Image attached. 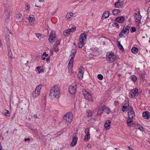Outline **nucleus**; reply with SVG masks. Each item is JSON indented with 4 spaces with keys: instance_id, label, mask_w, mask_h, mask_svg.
I'll return each mask as SVG.
<instances>
[{
    "instance_id": "nucleus-1",
    "label": "nucleus",
    "mask_w": 150,
    "mask_h": 150,
    "mask_svg": "<svg viewBox=\"0 0 150 150\" xmlns=\"http://www.w3.org/2000/svg\"><path fill=\"white\" fill-rule=\"evenodd\" d=\"M60 91V89L58 86L55 85L50 90V96L52 98H58L59 96Z\"/></svg>"
},
{
    "instance_id": "nucleus-2",
    "label": "nucleus",
    "mask_w": 150,
    "mask_h": 150,
    "mask_svg": "<svg viewBox=\"0 0 150 150\" xmlns=\"http://www.w3.org/2000/svg\"><path fill=\"white\" fill-rule=\"evenodd\" d=\"M76 50L75 49H72L71 51V54L69 56L70 59L68 64V66L70 68H69V72L71 74L72 72L71 67H73V62H74V58L76 54Z\"/></svg>"
},
{
    "instance_id": "nucleus-3",
    "label": "nucleus",
    "mask_w": 150,
    "mask_h": 150,
    "mask_svg": "<svg viewBox=\"0 0 150 150\" xmlns=\"http://www.w3.org/2000/svg\"><path fill=\"white\" fill-rule=\"evenodd\" d=\"M86 35L83 33L81 34L79 38V43L78 47L79 48H81L84 44V42L86 39Z\"/></svg>"
},
{
    "instance_id": "nucleus-4",
    "label": "nucleus",
    "mask_w": 150,
    "mask_h": 150,
    "mask_svg": "<svg viewBox=\"0 0 150 150\" xmlns=\"http://www.w3.org/2000/svg\"><path fill=\"white\" fill-rule=\"evenodd\" d=\"M106 59L110 63H112L116 59V56L113 53L108 52L106 54Z\"/></svg>"
},
{
    "instance_id": "nucleus-5",
    "label": "nucleus",
    "mask_w": 150,
    "mask_h": 150,
    "mask_svg": "<svg viewBox=\"0 0 150 150\" xmlns=\"http://www.w3.org/2000/svg\"><path fill=\"white\" fill-rule=\"evenodd\" d=\"M64 119L67 122L70 123L73 119L72 114L71 112H68L66 114L64 117Z\"/></svg>"
},
{
    "instance_id": "nucleus-6",
    "label": "nucleus",
    "mask_w": 150,
    "mask_h": 150,
    "mask_svg": "<svg viewBox=\"0 0 150 150\" xmlns=\"http://www.w3.org/2000/svg\"><path fill=\"white\" fill-rule=\"evenodd\" d=\"M130 28V26L129 25H127L125 28L124 27L122 29V30L120 33L119 34V35L120 37H122L123 35L125 34L126 33L128 34L129 31V29Z\"/></svg>"
},
{
    "instance_id": "nucleus-7",
    "label": "nucleus",
    "mask_w": 150,
    "mask_h": 150,
    "mask_svg": "<svg viewBox=\"0 0 150 150\" xmlns=\"http://www.w3.org/2000/svg\"><path fill=\"white\" fill-rule=\"evenodd\" d=\"M77 88L76 84H72L69 87V92L71 94H74L76 92Z\"/></svg>"
},
{
    "instance_id": "nucleus-8",
    "label": "nucleus",
    "mask_w": 150,
    "mask_h": 150,
    "mask_svg": "<svg viewBox=\"0 0 150 150\" xmlns=\"http://www.w3.org/2000/svg\"><path fill=\"white\" fill-rule=\"evenodd\" d=\"M83 95L86 99L88 100H91L92 97L91 95L86 91L83 92Z\"/></svg>"
},
{
    "instance_id": "nucleus-9",
    "label": "nucleus",
    "mask_w": 150,
    "mask_h": 150,
    "mask_svg": "<svg viewBox=\"0 0 150 150\" xmlns=\"http://www.w3.org/2000/svg\"><path fill=\"white\" fill-rule=\"evenodd\" d=\"M134 17L136 22L138 23H139L141 21L142 16L139 13H135Z\"/></svg>"
},
{
    "instance_id": "nucleus-10",
    "label": "nucleus",
    "mask_w": 150,
    "mask_h": 150,
    "mask_svg": "<svg viewBox=\"0 0 150 150\" xmlns=\"http://www.w3.org/2000/svg\"><path fill=\"white\" fill-rule=\"evenodd\" d=\"M55 35L54 33L52 31L50 33L49 38V40L51 42H54L55 40Z\"/></svg>"
},
{
    "instance_id": "nucleus-11",
    "label": "nucleus",
    "mask_w": 150,
    "mask_h": 150,
    "mask_svg": "<svg viewBox=\"0 0 150 150\" xmlns=\"http://www.w3.org/2000/svg\"><path fill=\"white\" fill-rule=\"evenodd\" d=\"M130 110V112H128V116L129 117L133 118L135 117L134 112L132 108L131 107L129 108Z\"/></svg>"
},
{
    "instance_id": "nucleus-12",
    "label": "nucleus",
    "mask_w": 150,
    "mask_h": 150,
    "mask_svg": "<svg viewBox=\"0 0 150 150\" xmlns=\"http://www.w3.org/2000/svg\"><path fill=\"white\" fill-rule=\"evenodd\" d=\"M138 92V89L135 88L130 91L129 95H130L131 98H133L135 96L136 94Z\"/></svg>"
},
{
    "instance_id": "nucleus-13",
    "label": "nucleus",
    "mask_w": 150,
    "mask_h": 150,
    "mask_svg": "<svg viewBox=\"0 0 150 150\" xmlns=\"http://www.w3.org/2000/svg\"><path fill=\"white\" fill-rule=\"evenodd\" d=\"M28 19L29 21V23L31 25H32L33 24V23L35 20V18L34 16L31 15V16H29V18H28Z\"/></svg>"
},
{
    "instance_id": "nucleus-14",
    "label": "nucleus",
    "mask_w": 150,
    "mask_h": 150,
    "mask_svg": "<svg viewBox=\"0 0 150 150\" xmlns=\"http://www.w3.org/2000/svg\"><path fill=\"white\" fill-rule=\"evenodd\" d=\"M111 122L110 120H107L104 124V126L106 130L109 129L110 128Z\"/></svg>"
},
{
    "instance_id": "nucleus-15",
    "label": "nucleus",
    "mask_w": 150,
    "mask_h": 150,
    "mask_svg": "<svg viewBox=\"0 0 150 150\" xmlns=\"http://www.w3.org/2000/svg\"><path fill=\"white\" fill-rule=\"evenodd\" d=\"M125 17L123 16H121L117 18L115 21L117 22H119L120 23H122L125 20Z\"/></svg>"
},
{
    "instance_id": "nucleus-16",
    "label": "nucleus",
    "mask_w": 150,
    "mask_h": 150,
    "mask_svg": "<svg viewBox=\"0 0 150 150\" xmlns=\"http://www.w3.org/2000/svg\"><path fill=\"white\" fill-rule=\"evenodd\" d=\"M120 0H118L117 1L115 4V6L118 8L121 7L123 5V3L122 2H120Z\"/></svg>"
},
{
    "instance_id": "nucleus-17",
    "label": "nucleus",
    "mask_w": 150,
    "mask_h": 150,
    "mask_svg": "<svg viewBox=\"0 0 150 150\" xmlns=\"http://www.w3.org/2000/svg\"><path fill=\"white\" fill-rule=\"evenodd\" d=\"M77 137H73L72 141L71 143V146H75L77 141Z\"/></svg>"
},
{
    "instance_id": "nucleus-18",
    "label": "nucleus",
    "mask_w": 150,
    "mask_h": 150,
    "mask_svg": "<svg viewBox=\"0 0 150 150\" xmlns=\"http://www.w3.org/2000/svg\"><path fill=\"white\" fill-rule=\"evenodd\" d=\"M143 116L146 119H149L150 117V115L149 112H145L142 114Z\"/></svg>"
},
{
    "instance_id": "nucleus-19",
    "label": "nucleus",
    "mask_w": 150,
    "mask_h": 150,
    "mask_svg": "<svg viewBox=\"0 0 150 150\" xmlns=\"http://www.w3.org/2000/svg\"><path fill=\"white\" fill-rule=\"evenodd\" d=\"M109 11H106L103 14L101 19L103 20L104 19L108 17L109 15Z\"/></svg>"
},
{
    "instance_id": "nucleus-20",
    "label": "nucleus",
    "mask_w": 150,
    "mask_h": 150,
    "mask_svg": "<svg viewBox=\"0 0 150 150\" xmlns=\"http://www.w3.org/2000/svg\"><path fill=\"white\" fill-rule=\"evenodd\" d=\"M73 13L71 12H69L65 16V18L68 20L70 18L73 16Z\"/></svg>"
},
{
    "instance_id": "nucleus-21",
    "label": "nucleus",
    "mask_w": 150,
    "mask_h": 150,
    "mask_svg": "<svg viewBox=\"0 0 150 150\" xmlns=\"http://www.w3.org/2000/svg\"><path fill=\"white\" fill-rule=\"evenodd\" d=\"M42 86V85L41 84L37 86H36L35 91L40 93V91Z\"/></svg>"
},
{
    "instance_id": "nucleus-22",
    "label": "nucleus",
    "mask_w": 150,
    "mask_h": 150,
    "mask_svg": "<svg viewBox=\"0 0 150 150\" xmlns=\"http://www.w3.org/2000/svg\"><path fill=\"white\" fill-rule=\"evenodd\" d=\"M132 119V118L129 117V118L127 120V124L130 127L132 126V122H133V120Z\"/></svg>"
},
{
    "instance_id": "nucleus-23",
    "label": "nucleus",
    "mask_w": 150,
    "mask_h": 150,
    "mask_svg": "<svg viewBox=\"0 0 150 150\" xmlns=\"http://www.w3.org/2000/svg\"><path fill=\"white\" fill-rule=\"evenodd\" d=\"M40 93L34 91L33 93V97L34 98H35L38 96Z\"/></svg>"
},
{
    "instance_id": "nucleus-24",
    "label": "nucleus",
    "mask_w": 150,
    "mask_h": 150,
    "mask_svg": "<svg viewBox=\"0 0 150 150\" xmlns=\"http://www.w3.org/2000/svg\"><path fill=\"white\" fill-rule=\"evenodd\" d=\"M138 49L136 47H133L131 49V51L134 53L136 54L138 52Z\"/></svg>"
},
{
    "instance_id": "nucleus-25",
    "label": "nucleus",
    "mask_w": 150,
    "mask_h": 150,
    "mask_svg": "<svg viewBox=\"0 0 150 150\" xmlns=\"http://www.w3.org/2000/svg\"><path fill=\"white\" fill-rule=\"evenodd\" d=\"M120 11V10L119 9H115L112 11V13L113 15H115L116 14L117 15Z\"/></svg>"
},
{
    "instance_id": "nucleus-26",
    "label": "nucleus",
    "mask_w": 150,
    "mask_h": 150,
    "mask_svg": "<svg viewBox=\"0 0 150 150\" xmlns=\"http://www.w3.org/2000/svg\"><path fill=\"white\" fill-rule=\"evenodd\" d=\"M79 72L80 74H83L84 72V68L82 67H80L79 69Z\"/></svg>"
},
{
    "instance_id": "nucleus-27",
    "label": "nucleus",
    "mask_w": 150,
    "mask_h": 150,
    "mask_svg": "<svg viewBox=\"0 0 150 150\" xmlns=\"http://www.w3.org/2000/svg\"><path fill=\"white\" fill-rule=\"evenodd\" d=\"M70 33L68 30H67L63 32V34L65 36H67L69 35Z\"/></svg>"
},
{
    "instance_id": "nucleus-28",
    "label": "nucleus",
    "mask_w": 150,
    "mask_h": 150,
    "mask_svg": "<svg viewBox=\"0 0 150 150\" xmlns=\"http://www.w3.org/2000/svg\"><path fill=\"white\" fill-rule=\"evenodd\" d=\"M41 67L38 66L36 67V69H38V73H40L41 72H43L44 71V70L43 69H41L40 70H39V69L40 68H41Z\"/></svg>"
},
{
    "instance_id": "nucleus-29",
    "label": "nucleus",
    "mask_w": 150,
    "mask_h": 150,
    "mask_svg": "<svg viewBox=\"0 0 150 150\" xmlns=\"http://www.w3.org/2000/svg\"><path fill=\"white\" fill-rule=\"evenodd\" d=\"M105 112L107 114H109L110 112V108L108 107H105Z\"/></svg>"
},
{
    "instance_id": "nucleus-30",
    "label": "nucleus",
    "mask_w": 150,
    "mask_h": 150,
    "mask_svg": "<svg viewBox=\"0 0 150 150\" xmlns=\"http://www.w3.org/2000/svg\"><path fill=\"white\" fill-rule=\"evenodd\" d=\"M117 44L118 46L120 49L121 50H122V49H123V47L122 46L120 42H118Z\"/></svg>"
},
{
    "instance_id": "nucleus-31",
    "label": "nucleus",
    "mask_w": 150,
    "mask_h": 150,
    "mask_svg": "<svg viewBox=\"0 0 150 150\" xmlns=\"http://www.w3.org/2000/svg\"><path fill=\"white\" fill-rule=\"evenodd\" d=\"M131 79L134 82L136 81L137 79V77L136 76H131Z\"/></svg>"
},
{
    "instance_id": "nucleus-32",
    "label": "nucleus",
    "mask_w": 150,
    "mask_h": 150,
    "mask_svg": "<svg viewBox=\"0 0 150 150\" xmlns=\"http://www.w3.org/2000/svg\"><path fill=\"white\" fill-rule=\"evenodd\" d=\"M90 137H88V136L86 135L85 136V138L84 139V140L85 141H87L89 139H90Z\"/></svg>"
},
{
    "instance_id": "nucleus-33",
    "label": "nucleus",
    "mask_w": 150,
    "mask_h": 150,
    "mask_svg": "<svg viewBox=\"0 0 150 150\" xmlns=\"http://www.w3.org/2000/svg\"><path fill=\"white\" fill-rule=\"evenodd\" d=\"M76 29V28L75 27H73L72 28L68 29V30L69 31V32H72L74 31Z\"/></svg>"
},
{
    "instance_id": "nucleus-34",
    "label": "nucleus",
    "mask_w": 150,
    "mask_h": 150,
    "mask_svg": "<svg viewBox=\"0 0 150 150\" xmlns=\"http://www.w3.org/2000/svg\"><path fill=\"white\" fill-rule=\"evenodd\" d=\"M85 133L86 134H90L89 129L88 128H86Z\"/></svg>"
},
{
    "instance_id": "nucleus-35",
    "label": "nucleus",
    "mask_w": 150,
    "mask_h": 150,
    "mask_svg": "<svg viewBox=\"0 0 150 150\" xmlns=\"http://www.w3.org/2000/svg\"><path fill=\"white\" fill-rule=\"evenodd\" d=\"M97 78L99 80H101L103 79V76L102 75L99 74L97 75Z\"/></svg>"
},
{
    "instance_id": "nucleus-36",
    "label": "nucleus",
    "mask_w": 150,
    "mask_h": 150,
    "mask_svg": "<svg viewBox=\"0 0 150 150\" xmlns=\"http://www.w3.org/2000/svg\"><path fill=\"white\" fill-rule=\"evenodd\" d=\"M83 74H81V73L80 74L79 73H78V76L79 79H82V78L83 77Z\"/></svg>"
},
{
    "instance_id": "nucleus-37",
    "label": "nucleus",
    "mask_w": 150,
    "mask_h": 150,
    "mask_svg": "<svg viewBox=\"0 0 150 150\" xmlns=\"http://www.w3.org/2000/svg\"><path fill=\"white\" fill-rule=\"evenodd\" d=\"M37 37L39 39H40L41 37V35L40 33H37L36 34Z\"/></svg>"
},
{
    "instance_id": "nucleus-38",
    "label": "nucleus",
    "mask_w": 150,
    "mask_h": 150,
    "mask_svg": "<svg viewBox=\"0 0 150 150\" xmlns=\"http://www.w3.org/2000/svg\"><path fill=\"white\" fill-rule=\"evenodd\" d=\"M4 7H5V9H4V12L6 13H8V8L6 7V5H4Z\"/></svg>"
},
{
    "instance_id": "nucleus-39",
    "label": "nucleus",
    "mask_w": 150,
    "mask_h": 150,
    "mask_svg": "<svg viewBox=\"0 0 150 150\" xmlns=\"http://www.w3.org/2000/svg\"><path fill=\"white\" fill-rule=\"evenodd\" d=\"M103 111L102 109H99L98 110L97 112V114L98 115H100L103 112Z\"/></svg>"
},
{
    "instance_id": "nucleus-40",
    "label": "nucleus",
    "mask_w": 150,
    "mask_h": 150,
    "mask_svg": "<svg viewBox=\"0 0 150 150\" xmlns=\"http://www.w3.org/2000/svg\"><path fill=\"white\" fill-rule=\"evenodd\" d=\"M136 30V28L134 27H132L131 28V32L133 33L135 32Z\"/></svg>"
},
{
    "instance_id": "nucleus-41",
    "label": "nucleus",
    "mask_w": 150,
    "mask_h": 150,
    "mask_svg": "<svg viewBox=\"0 0 150 150\" xmlns=\"http://www.w3.org/2000/svg\"><path fill=\"white\" fill-rule=\"evenodd\" d=\"M21 14H18L16 15V17L18 19H19L21 18Z\"/></svg>"
},
{
    "instance_id": "nucleus-42",
    "label": "nucleus",
    "mask_w": 150,
    "mask_h": 150,
    "mask_svg": "<svg viewBox=\"0 0 150 150\" xmlns=\"http://www.w3.org/2000/svg\"><path fill=\"white\" fill-rule=\"evenodd\" d=\"M8 54L9 55V57L12 58V52L11 51H9L8 52Z\"/></svg>"
},
{
    "instance_id": "nucleus-43",
    "label": "nucleus",
    "mask_w": 150,
    "mask_h": 150,
    "mask_svg": "<svg viewBox=\"0 0 150 150\" xmlns=\"http://www.w3.org/2000/svg\"><path fill=\"white\" fill-rule=\"evenodd\" d=\"M4 111L5 112H4V115L5 116H7V115L9 113L8 111L6 110H5Z\"/></svg>"
},
{
    "instance_id": "nucleus-44",
    "label": "nucleus",
    "mask_w": 150,
    "mask_h": 150,
    "mask_svg": "<svg viewBox=\"0 0 150 150\" xmlns=\"http://www.w3.org/2000/svg\"><path fill=\"white\" fill-rule=\"evenodd\" d=\"M127 108V106L125 105V106H123L122 108V111L124 112L125 111V109H126Z\"/></svg>"
},
{
    "instance_id": "nucleus-45",
    "label": "nucleus",
    "mask_w": 150,
    "mask_h": 150,
    "mask_svg": "<svg viewBox=\"0 0 150 150\" xmlns=\"http://www.w3.org/2000/svg\"><path fill=\"white\" fill-rule=\"evenodd\" d=\"M59 50V49L58 47H56L54 48V51L55 52H57Z\"/></svg>"
},
{
    "instance_id": "nucleus-46",
    "label": "nucleus",
    "mask_w": 150,
    "mask_h": 150,
    "mask_svg": "<svg viewBox=\"0 0 150 150\" xmlns=\"http://www.w3.org/2000/svg\"><path fill=\"white\" fill-rule=\"evenodd\" d=\"M89 112H88V116H90V117H91L92 115V112H91L90 111H89Z\"/></svg>"
},
{
    "instance_id": "nucleus-47",
    "label": "nucleus",
    "mask_w": 150,
    "mask_h": 150,
    "mask_svg": "<svg viewBox=\"0 0 150 150\" xmlns=\"http://www.w3.org/2000/svg\"><path fill=\"white\" fill-rule=\"evenodd\" d=\"M119 104V103L118 101H115L114 102V105L115 106H117Z\"/></svg>"
},
{
    "instance_id": "nucleus-48",
    "label": "nucleus",
    "mask_w": 150,
    "mask_h": 150,
    "mask_svg": "<svg viewBox=\"0 0 150 150\" xmlns=\"http://www.w3.org/2000/svg\"><path fill=\"white\" fill-rule=\"evenodd\" d=\"M139 129L140 130H141V131H143L144 130V128L141 126H140L139 127Z\"/></svg>"
},
{
    "instance_id": "nucleus-49",
    "label": "nucleus",
    "mask_w": 150,
    "mask_h": 150,
    "mask_svg": "<svg viewBox=\"0 0 150 150\" xmlns=\"http://www.w3.org/2000/svg\"><path fill=\"white\" fill-rule=\"evenodd\" d=\"M114 25L117 28H119V26L118 24L117 23H115L114 24Z\"/></svg>"
},
{
    "instance_id": "nucleus-50",
    "label": "nucleus",
    "mask_w": 150,
    "mask_h": 150,
    "mask_svg": "<svg viewBox=\"0 0 150 150\" xmlns=\"http://www.w3.org/2000/svg\"><path fill=\"white\" fill-rule=\"evenodd\" d=\"M55 44L56 46H58L60 44V41H59L58 40V42H55Z\"/></svg>"
},
{
    "instance_id": "nucleus-51",
    "label": "nucleus",
    "mask_w": 150,
    "mask_h": 150,
    "mask_svg": "<svg viewBox=\"0 0 150 150\" xmlns=\"http://www.w3.org/2000/svg\"><path fill=\"white\" fill-rule=\"evenodd\" d=\"M42 55L43 56L45 55V57H47L48 56V54H46V52H45L43 53Z\"/></svg>"
},
{
    "instance_id": "nucleus-52",
    "label": "nucleus",
    "mask_w": 150,
    "mask_h": 150,
    "mask_svg": "<svg viewBox=\"0 0 150 150\" xmlns=\"http://www.w3.org/2000/svg\"><path fill=\"white\" fill-rule=\"evenodd\" d=\"M143 83H144V85L146 84V80H145L144 79H143Z\"/></svg>"
},
{
    "instance_id": "nucleus-53",
    "label": "nucleus",
    "mask_w": 150,
    "mask_h": 150,
    "mask_svg": "<svg viewBox=\"0 0 150 150\" xmlns=\"http://www.w3.org/2000/svg\"><path fill=\"white\" fill-rule=\"evenodd\" d=\"M27 140H28V141H30V139L29 138H28L27 139L25 138L24 139V141L25 142H26Z\"/></svg>"
},
{
    "instance_id": "nucleus-54",
    "label": "nucleus",
    "mask_w": 150,
    "mask_h": 150,
    "mask_svg": "<svg viewBox=\"0 0 150 150\" xmlns=\"http://www.w3.org/2000/svg\"><path fill=\"white\" fill-rule=\"evenodd\" d=\"M26 6L28 7V10H29L30 8V5L29 4H27V5H26Z\"/></svg>"
},
{
    "instance_id": "nucleus-55",
    "label": "nucleus",
    "mask_w": 150,
    "mask_h": 150,
    "mask_svg": "<svg viewBox=\"0 0 150 150\" xmlns=\"http://www.w3.org/2000/svg\"><path fill=\"white\" fill-rule=\"evenodd\" d=\"M128 148L129 150H133L132 148L130 147L129 146H128Z\"/></svg>"
},
{
    "instance_id": "nucleus-56",
    "label": "nucleus",
    "mask_w": 150,
    "mask_h": 150,
    "mask_svg": "<svg viewBox=\"0 0 150 150\" xmlns=\"http://www.w3.org/2000/svg\"><path fill=\"white\" fill-rule=\"evenodd\" d=\"M33 117H34V118H37V115H36L35 114L34 115Z\"/></svg>"
},
{
    "instance_id": "nucleus-57",
    "label": "nucleus",
    "mask_w": 150,
    "mask_h": 150,
    "mask_svg": "<svg viewBox=\"0 0 150 150\" xmlns=\"http://www.w3.org/2000/svg\"><path fill=\"white\" fill-rule=\"evenodd\" d=\"M46 60L47 62H48L50 60L49 58H47L46 59Z\"/></svg>"
},
{
    "instance_id": "nucleus-58",
    "label": "nucleus",
    "mask_w": 150,
    "mask_h": 150,
    "mask_svg": "<svg viewBox=\"0 0 150 150\" xmlns=\"http://www.w3.org/2000/svg\"><path fill=\"white\" fill-rule=\"evenodd\" d=\"M146 74V73H145V72H144L142 73V75H144Z\"/></svg>"
},
{
    "instance_id": "nucleus-59",
    "label": "nucleus",
    "mask_w": 150,
    "mask_h": 150,
    "mask_svg": "<svg viewBox=\"0 0 150 150\" xmlns=\"http://www.w3.org/2000/svg\"><path fill=\"white\" fill-rule=\"evenodd\" d=\"M39 1L40 2H43L44 1V0H39Z\"/></svg>"
},
{
    "instance_id": "nucleus-60",
    "label": "nucleus",
    "mask_w": 150,
    "mask_h": 150,
    "mask_svg": "<svg viewBox=\"0 0 150 150\" xmlns=\"http://www.w3.org/2000/svg\"><path fill=\"white\" fill-rule=\"evenodd\" d=\"M91 16H95V14L94 13H92L91 14Z\"/></svg>"
},
{
    "instance_id": "nucleus-61",
    "label": "nucleus",
    "mask_w": 150,
    "mask_h": 150,
    "mask_svg": "<svg viewBox=\"0 0 150 150\" xmlns=\"http://www.w3.org/2000/svg\"><path fill=\"white\" fill-rule=\"evenodd\" d=\"M45 57H42V59L43 60H45Z\"/></svg>"
},
{
    "instance_id": "nucleus-62",
    "label": "nucleus",
    "mask_w": 150,
    "mask_h": 150,
    "mask_svg": "<svg viewBox=\"0 0 150 150\" xmlns=\"http://www.w3.org/2000/svg\"><path fill=\"white\" fill-rule=\"evenodd\" d=\"M148 93L149 96H150V89L148 90Z\"/></svg>"
},
{
    "instance_id": "nucleus-63",
    "label": "nucleus",
    "mask_w": 150,
    "mask_h": 150,
    "mask_svg": "<svg viewBox=\"0 0 150 150\" xmlns=\"http://www.w3.org/2000/svg\"><path fill=\"white\" fill-rule=\"evenodd\" d=\"M2 149V147L1 145L0 144V150H1Z\"/></svg>"
},
{
    "instance_id": "nucleus-64",
    "label": "nucleus",
    "mask_w": 150,
    "mask_h": 150,
    "mask_svg": "<svg viewBox=\"0 0 150 150\" xmlns=\"http://www.w3.org/2000/svg\"><path fill=\"white\" fill-rule=\"evenodd\" d=\"M148 10H149L150 11V6L148 9Z\"/></svg>"
}]
</instances>
